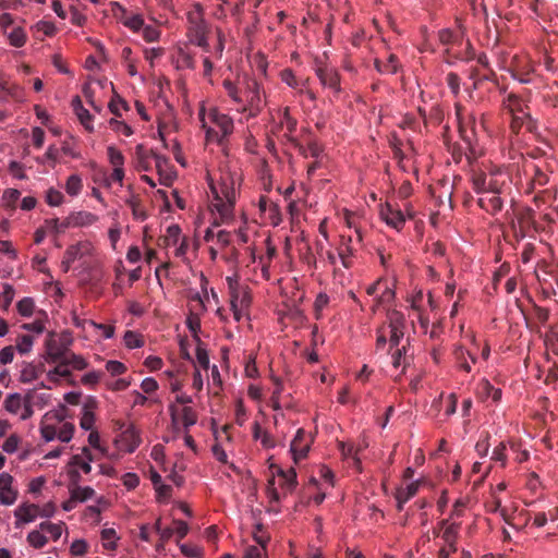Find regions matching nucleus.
<instances>
[{"label":"nucleus","mask_w":558,"mask_h":558,"mask_svg":"<svg viewBox=\"0 0 558 558\" xmlns=\"http://www.w3.org/2000/svg\"><path fill=\"white\" fill-rule=\"evenodd\" d=\"M107 156L113 168H123L124 156L114 146L107 147Z\"/></svg>","instance_id":"29"},{"label":"nucleus","mask_w":558,"mask_h":558,"mask_svg":"<svg viewBox=\"0 0 558 558\" xmlns=\"http://www.w3.org/2000/svg\"><path fill=\"white\" fill-rule=\"evenodd\" d=\"M68 349L59 345L53 339V333L46 341V360L49 363H57L66 357Z\"/></svg>","instance_id":"10"},{"label":"nucleus","mask_w":558,"mask_h":558,"mask_svg":"<svg viewBox=\"0 0 558 558\" xmlns=\"http://www.w3.org/2000/svg\"><path fill=\"white\" fill-rule=\"evenodd\" d=\"M153 150H147L143 145L135 147L136 167L140 170L148 171L150 169V158Z\"/></svg>","instance_id":"20"},{"label":"nucleus","mask_w":558,"mask_h":558,"mask_svg":"<svg viewBox=\"0 0 558 558\" xmlns=\"http://www.w3.org/2000/svg\"><path fill=\"white\" fill-rule=\"evenodd\" d=\"M3 407L8 412H10L12 414H16L22 407L21 395L20 393L9 395L3 402Z\"/></svg>","instance_id":"26"},{"label":"nucleus","mask_w":558,"mask_h":558,"mask_svg":"<svg viewBox=\"0 0 558 558\" xmlns=\"http://www.w3.org/2000/svg\"><path fill=\"white\" fill-rule=\"evenodd\" d=\"M229 290H230V305L231 311L233 313V317L236 322H240L243 317V311L247 307H241L238 304L239 299V283L236 279H233L232 277H227Z\"/></svg>","instance_id":"9"},{"label":"nucleus","mask_w":558,"mask_h":558,"mask_svg":"<svg viewBox=\"0 0 558 558\" xmlns=\"http://www.w3.org/2000/svg\"><path fill=\"white\" fill-rule=\"evenodd\" d=\"M106 369L112 376H118L126 372V366L119 361H108L106 363Z\"/></svg>","instance_id":"51"},{"label":"nucleus","mask_w":558,"mask_h":558,"mask_svg":"<svg viewBox=\"0 0 558 558\" xmlns=\"http://www.w3.org/2000/svg\"><path fill=\"white\" fill-rule=\"evenodd\" d=\"M533 68L527 65L525 68H518L513 71L512 76L522 84H529L532 82Z\"/></svg>","instance_id":"33"},{"label":"nucleus","mask_w":558,"mask_h":558,"mask_svg":"<svg viewBox=\"0 0 558 558\" xmlns=\"http://www.w3.org/2000/svg\"><path fill=\"white\" fill-rule=\"evenodd\" d=\"M253 537L262 548H266V545L269 541V535L264 531V526L262 524H257L255 526Z\"/></svg>","instance_id":"44"},{"label":"nucleus","mask_w":558,"mask_h":558,"mask_svg":"<svg viewBox=\"0 0 558 558\" xmlns=\"http://www.w3.org/2000/svg\"><path fill=\"white\" fill-rule=\"evenodd\" d=\"M104 373L101 372H89L82 377V383L86 386H95L101 379Z\"/></svg>","instance_id":"56"},{"label":"nucleus","mask_w":558,"mask_h":558,"mask_svg":"<svg viewBox=\"0 0 558 558\" xmlns=\"http://www.w3.org/2000/svg\"><path fill=\"white\" fill-rule=\"evenodd\" d=\"M375 68L380 73L395 74L399 69L398 58L395 54H389L385 62L377 59L375 60Z\"/></svg>","instance_id":"21"},{"label":"nucleus","mask_w":558,"mask_h":558,"mask_svg":"<svg viewBox=\"0 0 558 558\" xmlns=\"http://www.w3.org/2000/svg\"><path fill=\"white\" fill-rule=\"evenodd\" d=\"M101 539L105 542L104 546L108 549L116 548L117 532L114 529H104L101 531Z\"/></svg>","instance_id":"42"},{"label":"nucleus","mask_w":558,"mask_h":558,"mask_svg":"<svg viewBox=\"0 0 558 558\" xmlns=\"http://www.w3.org/2000/svg\"><path fill=\"white\" fill-rule=\"evenodd\" d=\"M213 122L219 128V132L221 133V137H227L233 131V122L232 120L222 113L217 111L211 113Z\"/></svg>","instance_id":"19"},{"label":"nucleus","mask_w":558,"mask_h":558,"mask_svg":"<svg viewBox=\"0 0 558 558\" xmlns=\"http://www.w3.org/2000/svg\"><path fill=\"white\" fill-rule=\"evenodd\" d=\"M82 256L78 245H71L66 248L61 267L64 272H68L72 263Z\"/></svg>","instance_id":"24"},{"label":"nucleus","mask_w":558,"mask_h":558,"mask_svg":"<svg viewBox=\"0 0 558 558\" xmlns=\"http://www.w3.org/2000/svg\"><path fill=\"white\" fill-rule=\"evenodd\" d=\"M281 124L286 125L287 133L284 134V137L289 141V136H292V133L296 130V120L290 116L288 112V109H286L283 113V118L281 120Z\"/></svg>","instance_id":"43"},{"label":"nucleus","mask_w":558,"mask_h":558,"mask_svg":"<svg viewBox=\"0 0 558 558\" xmlns=\"http://www.w3.org/2000/svg\"><path fill=\"white\" fill-rule=\"evenodd\" d=\"M380 215L387 225L397 230H400L405 223V218L402 211L391 207L390 205H387L385 208H383Z\"/></svg>","instance_id":"11"},{"label":"nucleus","mask_w":558,"mask_h":558,"mask_svg":"<svg viewBox=\"0 0 558 558\" xmlns=\"http://www.w3.org/2000/svg\"><path fill=\"white\" fill-rule=\"evenodd\" d=\"M279 476L284 478V486L286 488L291 492L296 486V472L293 468L289 469L288 471H283L281 469L278 470Z\"/></svg>","instance_id":"31"},{"label":"nucleus","mask_w":558,"mask_h":558,"mask_svg":"<svg viewBox=\"0 0 558 558\" xmlns=\"http://www.w3.org/2000/svg\"><path fill=\"white\" fill-rule=\"evenodd\" d=\"M187 23L191 43L204 49H208V25L204 20L201 5H196L194 10L187 13Z\"/></svg>","instance_id":"1"},{"label":"nucleus","mask_w":558,"mask_h":558,"mask_svg":"<svg viewBox=\"0 0 558 558\" xmlns=\"http://www.w3.org/2000/svg\"><path fill=\"white\" fill-rule=\"evenodd\" d=\"M39 527L41 531L49 533L54 541H57L62 534V529L61 525L59 524H53L51 522H41L39 524Z\"/></svg>","instance_id":"45"},{"label":"nucleus","mask_w":558,"mask_h":558,"mask_svg":"<svg viewBox=\"0 0 558 558\" xmlns=\"http://www.w3.org/2000/svg\"><path fill=\"white\" fill-rule=\"evenodd\" d=\"M180 232H181V230H180L179 226H177V225H172V226L168 227L167 236H166L167 245L177 244L179 236H180Z\"/></svg>","instance_id":"57"},{"label":"nucleus","mask_w":558,"mask_h":558,"mask_svg":"<svg viewBox=\"0 0 558 558\" xmlns=\"http://www.w3.org/2000/svg\"><path fill=\"white\" fill-rule=\"evenodd\" d=\"M64 360L65 363H68V365L72 366L74 369L82 371L87 367V362L83 356L76 355L70 351H68L66 357Z\"/></svg>","instance_id":"34"},{"label":"nucleus","mask_w":558,"mask_h":558,"mask_svg":"<svg viewBox=\"0 0 558 558\" xmlns=\"http://www.w3.org/2000/svg\"><path fill=\"white\" fill-rule=\"evenodd\" d=\"M74 434V425L72 423H64L58 432V438L63 442H69Z\"/></svg>","instance_id":"50"},{"label":"nucleus","mask_w":558,"mask_h":558,"mask_svg":"<svg viewBox=\"0 0 558 558\" xmlns=\"http://www.w3.org/2000/svg\"><path fill=\"white\" fill-rule=\"evenodd\" d=\"M388 319V328L390 330H404L405 329V317L404 315L397 311L392 310L387 313Z\"/></svg>","instance_id":"22"},{"label":"nucleus","mask_w":558,"mask_h":558,"mask_svg":"<svg viewBox=\"0 0 558 558\" xmlns=\"http://www.w3.org/2000/svg\"><path fill=\"white\" fill-rule=\"evenodd\" d=\"M10 44L16 48L23 47L26 43V34L21 27H15L9 34Z\"/></svg>","instance_id":"32"},{"label":"nucleus","mask_w":558,"mask_h":558,"mask_svg":"<svg viewBox=\"0 0 558 558\" xmlns=\"http://www.w3.org/2000/svg\"><path fill=\"white\" fill-rule=\"evenodd\" d=\"M290 450L295 462L307 456L310 444L305 442V430L303 428L298 429L293 440L291 441Z\"/></svg>","instance_id":"7"},{"label":"nucleus","mask_w":558,"mask_h":558,"mask_svg":"<svg viewBox=\"0 0 558 558\" xmlns=\"http://www.w3.org/2000/svg\"><path fill=\"white\" fill-rule=\"evenodd\" d=\"M196 360L202 368L207 371L209 368V356L207 350L203 347L201 340L197 338Z\"/></svg>","instance_id":"36"},{"label":"nucleus","mask_w":558,"mask_h":558,"mask_svg":"<svg viewBox=\"0 0 558 558\" xmlns=\"http://www.w3.org/2000/svg\"><path fill=\"white\" fill-rule=\"evenodd\" d=\"M125 204L132 209L133 217L136 220L144 221L147 218L146 211L141 207V198L138 195H131L125 199Z\"/></svg>","instance_id":"23"},{"label":"nucleus","mask_w":558,"mask_h":558,"mask_svg":"<svg viewBox=\"0 0 558 558\" xmlns=\"http://www.w3.org/2000/svg\"><path fill=\"white\" fill-rule=\"evenodd\" d=\"M504 104L511 116L515 113L523 114V112H529L526 104L517 94H508L504 100Z\"/></svg>","instance_id":"15"},{"label":"nucleus","mask_w":558,"mask_h":558,"mask_svg":"<svg viewBox=\"0 0 558 558\" xmlns=\"http://www.w3.org/2000/svg\"><path fill=\"white\" fill-rule=\"evenodd\" d=\"M511 117L510 128L513 133H519L522 129L530 133L536 131V122L532 119L530 112H523V114L515 113Z\"/></svg>","instance_id":"8"},{"label":"nucleus","mask_w":558,"mask_h":558,"mask_svg":"<svg viewBox=\"0 0 558 558\" xmlns=\"http://www.w3.org/2000/svg\"><path fill=\"white\" fill-rule=\"evenodd\" d=\"M142 28H143V37L147 43H154L159 39L160 32L156 26L144 25Z\"/></svg>","instance_id":"47"},{"label":"nucleus","mask_w":558,"mask_h":558,"mask_svg":"<svg viewBox=\"0 0 558 558\" xmlns=\"http://www.w3.org/2000/svg\"><path fill=\"white\" fill-rule=\"evenodd\" d=\"M173 524L175 526V529H173V530H174V533L178 536V539L180 541V539L184 538L187 535V533H189V525H187V523L182 521V520H174Z\"/></svg>","instance_id":"60"},{"label":"nucleus","mask_w":558,"mask_h":558,"mask_svg":"<svg viewBox=\"0 0 558 558\" xmlns=\"http://www.w3.org/2000/svg\"><path fill=\"white\" fill-rule=\"evenodd\" d=\"M460 526V522H451L449 525H446L441 533V538L447 546H451L452 542H457Z\"/></svg>","instance_id":"25"},{"label":"nucleus","mask_w":558,"mask_h":558,"mask_svg":"<svg viewBox=\"0 0 558 558\" xmlns=\"http://www.w3.org/2000/svg\"><path fill=\"white\" fill-rule=\"evenodd\" d=\"M289 142L299 150V153L307 158L308 156L313 158H318L320 154L323 153V147L317 141H311L307 146H303L299 141L293 137L289 136Z\"/></svg>","instance_id":"12"},{"label":"nucleus","mask_w":558,"mask_h":558,"mask_svg":"<svg viewBox=\"0 0 558 558\" xmlns=\"http://www.w3.org/2000/svg\"><path fill=\"white\" fill-rule=\"evenodd\" d=\"M141 388L145 393L149 395L158 389V383L154 378L147 377L142 381Z\"/></svg>","instance_id":"64"},{"label":"nucleus","mask_w":558,"mask_h":558,"mask_svg":"<svg viewBox=\"0 0 558 558\" xmlns=\"http://www.w3.org/2000/svg\"><path fill=\"white\" fill-rule=\"evenodd\" d=\"M94 423H95L94 413L88 410H85L81 417V421H80L81 427L85 430H90L94 426Z\"/></svg>","instance_id":"54"},{"label":"nucleus","mask_w":558,"mask_h":558,"mask_svg":"<svg viewBox=\"0 0 558 558\" xmlns=\"http://www.w3.org/2000/svg\"><path fill=\"white\" fill-rule=\"evenodd\" d=\"M70 476H71V481H72V486L70 487V493H71L73 500L83 502V501H86V500L93 498V496L95 495V490L92 487H89V486L81 487L77 485V482L81 477L80 473L77 471L71 472Z\"/></svg>","instance_id":"6"},{"label":"nucleus","mask_w":558,"mask_h":558,"mask_svg":"<svg viewBox=\"0 0 558 558\" xmlns=\"http://www.w3.org/2000/svg\"><path fill=\"white\" fill-rule=\"evenodd\" d=\"M447 85L449 86L451 93L454 96H458L460 93V77L457 73L450 72L446 76Z\"/></svg>","instance_id":"49"},{"label":"nucleus","mask_w":558,"mask_h":558,"mask_svg":"<svg viewBox=\"0 0 558 558\" xmlns=\"http://www.w3.org/2000/svg\"><path fill=\"white\" fill-rule=\"evenodd\" d=\"M58 159V148L54 145H50L43 158H38L37 161L44 163L46 160L51 161L52 166Z\"/></svg>","instance_id":"58"},{"label":"nucleus","mask_w":558,"mask_h":558,"mask_svg":"<svg viewBox=\"0 0 558 558\" xmlns=\"http://www.w3.org/2000/svg\"><path fill=\"white\" fill-rule=\"evenodd\" d=\"M81 123L85 126L86 130L92 131L93 126L90 125L92 114L87 109H78V112H75Z\"/></svg>","instance_id":"61"},{"label":"nucleus","mask_w":558,"mask_h":558,"mask_svg":"<svg viewBox=\"0 0 558 558\" xmlns=\"http://www.w3.org/2000/svg\"><path fill=\"white\" fill-rule=\"evenodd\" d=\"M33 343H34V338L32 336L22 335L17 340L16 349H17L19 353L26 354V353L31 352Z\"/></svg>","instance_id":"40"},{"label":"nucleus","mask_w":558,"mask_h":558,"mask_svg":"<svg viewBox=\"0 0 558 558\" xmlns=\"http://www.w3.org/2000/svg\"><path fill=\"white\" fill-rule=\"evenodd\" d=\"M473 190L478 194H486L487 191V175L483 172L474 173L472 177Z\"/></svg>","instance_id":"30"},{"label":"nucleus","mask_w":558,"mask_h":558,"mask_svg":"<svg viewBox=\"0 0 558 558\" xmlns=\"http://www.w3.org/2000/svg\"><path fill=\"white\" fill-rule=\"evenodd\" d=\"M478 206L490 215L498 214L504 206L502 199L498 195L484 194L477 201Z\"/></svg>","instance_id":"13"},{"label":"nucleus","mask_w":558,"mask_h":558,"mask_svg":"<svg viewBox=\"0 0 558 558\" xmlns=\"http://www.w3.org/2000/svg\"><path fill=\"white\" fill-rule=\"evenodd\" d=\"M197 414L191 407H184L182 409V423L185 430L189 429L190 426L196 424Z\"/></svg>","instance_id":"38"},{"label":"nucleus","mask_w":558,"mask_h":558,"mask_svg":"<svg viewBox=\"0 0 558 558\" xmlns=\"http://www.w3.org/2000/svg\"><path fill=\"white\" fill-rule=\"evenodd\" d=\"M87 551V544L83 539H76L71 545V553L75 556H82Z\"/></svg>","instance_id":"63"},{"label":"nucleus","mask_w":558,"mask_h":558,"mask_svg":"<svg viewBox=\"0 0 558 558\" xmlns=\"http://www.w3.org/2000/svg\"><path fill=\"white\" fill-rule=\"evenodd\" d=\"M315 72L325 87H329L336 93L340 92V76L335 68L317 63Z\"/></svg>","instance_id":"4"},{"label":"nucleus","mask_w":558,"mask_h":558,"mask_svg":"<svg viewBox=\"0 0 558 558\" xmlns=\"http://www.w3.org/2000/svg\"><path fill=\"white\" fill-rule=\"evenodd\" d=\"M28 543L35 548H43L47 544V537L39 531H32L27 535Z\"/></svg>","instance_id":"39"},{"label":"nucleus","mask_w":558,"mask_h":558,"mask_svg":"<svg viewBox=\"0 0 558 558\" xmlns=\"http://www.w3.org/2000/svg\"><path fill=\"white\" fill-rule=\"evenodd\" d=\"M213 194L215 203L213 206L215 209L219 213L222 220L230 217L234 203H235V195L234 191H230L227 186H225L221 192L223 194V197L219 194V192L213 187Z\"/></svg>","instance_id":"2"},{"label":"nucleus","mask_w":558,"mask_h":558,"mask_svg":"<svg viewBox=\"0 0 558 558\" xmlns=\"http://www.w3.org/2000/svg\"><path fill=\"white\" fill-rule=\"evenodd\" d=\"M123 24L130 29L137 32L144 26V19L140 14L125 16Z\"/></svg>","instance_id":"41"},{"label":"nucleus","mask_w":558,"mask_h":558,"mask_svg":"<svg viewBox=\"0 0 558 558\" xmlns=\"http://www.w3.org/2000/svg\"><path fill=\"white\" fill-rule=\"evenodd\" d=\"M14 357V348L12 345L4 347L0 351V363L5 365L13 361Z\"/></svg>","instance_id":"62"},{"label":"nucleus","mask_w":558,"mask_h":558,"mask_svg":"<svg viewBox=\"0 0 558 558\" xmlns=\"http://www.w3.org/2000/svg\"><path fill=\"white\" fill-rule=\"evenodd\" d=\"M46 202L50 206H59L63 202V194L60 191L51 187L47 191Z\"/></svg>","instance_id":"48"},{"label":"nucleus","mask_w":558,"mask_h":558,"mask_svg":"<svg viewBox=\"0 0 558 558\" xmlns=\"http://www.w3.org/2000/svg\"><path fill=\"white\" fill-rule=\"evenodd\" d=\"M41 369L32 363L25 364L23 369L21 371V381L22 383H31L38 378Z\"/></svg>","instance_id":"27"},{"label":"nucleus","mask_w":558,"mask_h":558,"mask_svg":"<svg viewBox=\"0 0 558 558\" xmlns=\"http://www.w3.org/2000/svg\"><path fill=\"white\" fill-rule=\"evenodd\" d=\"M17 311L22 316L29 317L33 314L35 304L32 298H23L17 302Z\"/></svg>","instance_id":"37"},{"label":"nucleus","mask_w":558,"mask_h":558,"mask_svg":"<svg viewBox=\"0 0 558 558\" xmlns=\"http://www.w3.org/2000/svg\"><path fill=\"white\" fill-rule=\"evenodd\" d=\"M263 109L262 97L258 86L254 84V88L250 92L248 105L243 110L248 111V117H256Z\"/></svg>","instance_id":"18"},{"label":"nucleus","mask_w":558,"mask_h":558,"mask_svg":"<svg viewBox=\"0 0 558 558\" xmlns=\"http://www.w3.org/2000/svg\"><path fill=\"white\" fill-rule=\"evenodd\" d=\"M40 433H41L43 438L46 441H51L56 437H58L56 427L53 425L45 424L44 422L41 423V426H40Z\"/></svg>","instance_id":"53"},{"label":"nucleus","mask_w":558,"mask_h":558,"mask_svg":"<svg viewBox=\"0 0 558 558\" xmlns=\"http://www.w3.org/2000/svg\"><path fill=\"white\" fill-rule=\"evenodd\" d=\"M109 123L114 131L120 132L125 136H130L133 134V130L131 129V126L122 121L111 119Z\"/></svg>","instance_id":"52"},{"label":"nucleus","mask_w":558,"mask_h":558,"mask_svg":"<svg viewBox=\"0 0 558 558\" xmlns=\"http://www.w3.org/2000/svg\"><path fill=\"white\" fill-rule=\"evenodd\" d=\"M38 513H39V507L34 504H31V505L24 504V505L20 506L15 510V517L19 519V521L15 523V525L19 527L20 521L24 522V523L33 522L36 519V517L38 515Z\"/></svg>","instance_id":"14"},{"label":"nucleus","mask_w":558,"mask_h":558,"mask_svg":"<svg viewBox=\"0 0 558 558\" xmlns=\"http://www.w3.org/2000/svg\"><path fill=\"white\" fill-rule=\"evenodd\" d=\"M418 489V483H410L405 488H399L396 493L397 508L399 511L403 509V505L414 497Z\"/></svg>","instance_id":"17"},{"label":"nucleus","mask_w":558,"mask_h":558,"mask_svg":"<svg viewBox=\"0 0 558 558\" xmlns=\"http://www.w3.org/2000/svg\"><path fill=\"white\" fill-rule=\"evenodd\" d=\"M438 38L444 46H447L446 54L448 58L462 59L460 53L454 52L452 48L454 46H461L463 44V35L462 33L453 32L449 28H445L439 31ZM447 62L450 63V60L447 59Z\"/></svg>","instance_id":"3"},{"label":"nucleus","mask_w":558,"mask_h":558,"mask_svg":"<svg viewBox=\"0 0 558 558\" xmlns=\"http://www.w3.org/2000/svg\"><path fill=\"white\" fill-rule=\"evenodd\" d=\"M98 221V217L89 211H73L62 220L63 228L87 227Z\"/></svg>","instance_id":"5"},{"label":"nucleus","mask_w":558,"mask_h":558,"mask_svg":"<svg viewBox=\"0 0 558 558\" xmlns=\"http://www.w3.org/2000/svg\"><path fill=\"white\" fill-rule=\"evenodd\" d=\"M532 216L533 211L530 208L518 214V223L512 222V229L515 235H520L521 238L525 235L526 229L532 223Z\"/></svg>","instance_id":"16"},{"label":"nucleus","mask_w":558,"mask_h":558,"mask_svg":"<svg viewBox=\"0 0 558 558\" xmlns=\"http://www.w3.org/2000/svg\"><path fill=\"white\" fill-rule=\"evenodd\" d=\"M19 441H20V440H19V437H17V436H15V435H11V436H9V437L5 439V441H4L3 446H2V448H3V450H4L5 452H8V453H13V452H15V451L17 450Z\"/></svg>","instance_id":"59"},{"label":"nucleus","mask_w":558,"mask_h":558,"mask_svg":"<svg viewBox=\"0 0 558 558\" xmlns=\"http://www.w3.org/2000/svg\"><path fill=\"white\" fill-rule=\"evenodd\" d=\"M83 187L82 179L77 174H72L68 178L65 183V191L71 196L80 194Z\"/></svg>","instance_id":"28"},{"label":"nucleus","mask_w":558,"mask_h":558,"mask_svg":"<svg viewBox=\"0 0 558 558\" xmlns=\"http://www.w3.org/2000/svg\"><path fill=\"white\" fill-rule=\"evenodd\" d=\"M381 293L378 295V303L389 304L395 300L396 293L386 282Z\"/></svg>","instance_id":"55"},{"label":"nucleus","mask_w":558,"mask_h":558,"mask_svg":"<svg viewBox=\"0 0 558 558\" xmlns=\"http://www.w3.org/2000/svg\"><path fill=\"white\" fill-rule=\"evenodd\" d=\"M124 343L130 349L141 348L143 340L136 332L129 330L124 335Z\"/></svg>","instance_id":"46"},{"label":"nucleus","mask_w":558,"mask_h":558,"mask_svg":"<svg viewBox=\"0 0 558 558\" xmlns=\"http://www.w3.org/2000/svg\"><path fill=\"white\" fill-rule=\"evenodd\" d=\"M481 388L483 393H485L486 397H490L495 402L501 399V390L495 388L488 380H482Z\"/></svg>","instance_id":"35"}]
</instances>
